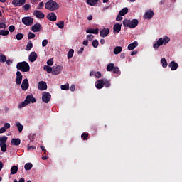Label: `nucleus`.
I'll return each instance as SVG.
<instances>
[{"mask_svg": "<svg viewBox=\"0 0 182 182\" xmlns=\"http://www.w3.org/2000/svg\"><path fill=\"white\" fill-rule=\"evenodd\" d=\"M11 143L12 146H19V144H21V139H19V138H17V139L13 138L11 139Z\"/></svg>", "mask_w": 182, "mask_h": 182, "instance_id": "24", "label": "nucleus"}, {"mask_svg": "<svg viewBox=\"0 0 182 182\" xmlns=\"http://www.w3.org/2000/svg\"><path fill=\"white\" fill-rule=\"evenodd\" d=\"M122 31V24L116 23L113 27L114 33H119Z\"/></svg>", "mask_w": 182, "mask_h": 182, "instance_id": "19", "label": "nucleus"}, {"mask_svg": "<svg viewBox=\"0 0 182 182\" xmlns=\"http://www.w3.org/2000/svg\"><path fill=\"white\" fill-rule=\"evenodd\" d=\"M103 80V85L105 87H110V80H107L106 79H102Z\"/></svg>", "mask_w": 182, "mask_h": 182, "instance_id": "38", "label": "nucleus"}, {"mask_svg": "<svg viewBox=\"0 0 182 182\" xmlns=\"http://www.w3.org/2000/svg\"><path fill=\"white\" fill-rule=\"evenodd\" d=\"M11 4L15 8L18 6H23V5L26 4V0H13Z\"/></svg>", "mask_w": 182, "mask_h": 182, "instance_id": "8", "label": "nucleus"}, {"mask_svg": "<svg viewBox=\"0 0 182 182\" xmlns=\"http://www.w3.org/2000/svg\"><path fill=\"white\" fill-rule=\"evenodd\" d=\"M22 90H28L29 89V80L28 78H26L23 80L21 84Z\"/></svg>", "mask_w": 182, "mask_h": 182, "instance_id": "12", "label": "nucleus"}, {"mask_svg": "<svg viewBox=\"0 0 182 182\" xmlns=\"http://www.w3.org/2000/svg\"><path fill=\"white\" fill-rule=\"evenodd\" d=\"M82 44L85 46H87L89 45V41L87 40H84L83 42H82Z\"/></svg>", "mask_w": 182, "mask_h": 182, "instance_id": "59", "label": "nucleus"}, {"mask_svg": "<svg viewBox=\"0 0 182 182\" xmlns=\"http://www.w3.org/2000/svg\"><path fill=\"white\" fill-rule=\"evenodd\" d=\"M139 46V43L137 41H134L133 43L128 45V50H134Z\"/></svg>", "mask_w": 182, "mask_h": 182, "instance_id": "22", "label": "nucleus"}, {"mask_svg": "<svg viewBox=\"0 0 182 182\" xmlns=\"http://www.w3.org/2000/svg\"><path fill=\"white\" fill-rule=\"evenodd\" d=\"M123 26L125 28H129L130 29H134L139 25V20L137 19H133V20H129V19H124L122 21Z\"/></svg>", "mask_w": 182, "mask_h": 182, "instance_id": "1", "label": "nucleus"}, {"mask_svg": "<svg viewBox=\"0 0 182 182\" xmlns=\"http://www.w3.org/2000/svg\"><path fill=\"white\" fill-rule=\"evenodd\" d=\"M168 42H170V38H168L167 36H165L163 38H160L157 41V42H156L153 45V48H154V49H159V48H160V46H161L163 45H167V43H168Z\"/></svg>", "mask_w": 182, "mask_h": 182, "instance_id": "3", "label": "nucleus"}, {"mask_svg": "<svg viewBox=\"0 0 182 182\" xmlns=\"http://www.w3.org/2000/svg\"><path fill=\"white\" fill-rule=\"evenodd\" d=\"M168 68H171V70H177L178 68V64L175 62V61H171L169 64H168Z\"/></svg>", "mask_w": 182, "mask_h": 182, "instance_id": "20", "label": "nucleus"}, {"mask_svg": "<svg viewBox=\"0 0 182 182\" xmlns=\"http://www.w3.org/2000/svg\"><path fill=\"white\" fill-rule=\"evenodd\" d=\"M4 127L6 129V130H8V129L11 128V124L5 123Z\"/></svg>", "mask_w": 182, "mask_h": 182, "instance_id": "55", "label": "nucleus"}, {"mask_svg": "<svg viewBox=\"0 0 182 182\" xmlns=\"http://www.w3.org/2000/svg\"><path fill=\"white\" fill-rule=\"evenodd\" d=\"M6 141H8V137L6 136H0V147L3 153L6 151Z\"/></svg>", "mask_w": 182, "mask_h": 182, "instance_id": "5", "label": "nucleus"}, {"mask_svg": "<svg viewBox=\"0 0 182 182\" xmlns=\"http://www.w3.org/2000/svg\"><path fill=\"white\" fill-rule=\"evenodd\" d=\"M19 133H21L23 130V125L21 124V122H17L16 124Z\"/></svg>", "mask_w": 182, "mask_h": 182, "instance_id": "36", "label": "nucleus"}, {"mask_svg": "<svg viewBox=\"0 0 182 182\" xmlns=\"http://www.w3.org/2000/svg\"><path fill=\"white\" fill-rule=\"evenodd\" d=\"M6 132V129L5 127L0 128V134L5 133Z\"/></svg>", "mask_w": 182, "mask_h": 182, "instance_id": "58", "label": "nucleus"}, {"mask_svg": "<svg viewBox=\"0 0 182 182\" xmlns=\"http://www.w3.org/2000/svg\"><path fill=\"white\" fill-rule=\"evenodd\" d=\"M31 8V5L30 4H25L22 9L24 10V11H29Z\"/></svg>", "mask_w": 182, "mask_h": 182, "instance_id": "49", "label": "nucleus"}, {"mask_svg": "<svg viewBox=\"0 0 182 182\" xmlns=\"http://www.w3.org/2000/svg\"><path fill=\"white\" fill-rule=\"evenodd\" d=\"M47 65H48V66H52L53 65V59H49L47 61Z\"/></svg>", "mask_w": 182, "mask_h": 182, "instance_id": "51", "label": "nucleus"}, {"mask_svg": "<svg viewBox=\"0 0 182 182\" xmlns=\"http://www.w3.org/2000/svg\"><path fill=\"white\" fill-rule=\"evenodd\" d=\"M28 102H26V100H25L23 102L20 103L18 105V107L20 109H22V107H26V106H28Z\"/></svg>", "mask_w": 182, "mask_h": 182, "instance_id": "40", "label": "nucleus"}, {"mask_svg": "<svg viewBox=\"0 0 182 182\" xmlns=\"http://www.w3.org/2000/svg\"><path fill=\"white\" fill-rule=\"evenodd\" d=\"M6 61V56L4 54H0V62L5 63Z\"/></svg>", "mask_w": 182, "mask_h": 182, "instance_id": "39", "label": "nucleus"}, {"mask_svg": "<svg viewBox=\"0 0 182 182\" xmlns=\"http://www.w3.org/2000/svg\"><path fill=\"white\" fill-rule=\"evenodd\" d=\"M32 167H33V165L32 164V163H27L24 166V168L26 171L31 170L32 168Z\"/></svg>", "mask_w": 182, "mask_h": 182, "instance_id": "34", "label": "nucleus"}, {"mask_svg": "<svg viewBox=\"0 0 182 182\" xmlns=\"http://www.w3.org/2000/svg\"><path fill=\"white\" fill-rule=\"evenodd\" d=\"M97 2H99V0H87V4L90 6H95Z\"/></svg>", "mask_w": 182, "mask_h": 182, "instance_id": "28", "label": "nucleus"}, {"mask_svg": "<svg viewBox=\"0 0 182 182\" xmlns=\"http://www.w3.org/2000/svg\"><path fill=\"white\" fill-rule=\"evenodd\" d=\"M0 35H1L2 36H7V35H9V31L8 30H0Z\"/></svg>", "mask_w": 182, "mask_h": 182, "instance_id": "42", "label": "nucleus"}, {"mask_svg": "<svg viewBox=\"0 0 182 182\" xmlns=\"http://www.w3.org/2000/svg\"><path fill=\"white\" fill-rule=\"evenodd\" d=\"M45 8L48 11H58V9L60 8V6L59 4H58V2L53 0H49L46 3Z\"/></svg>", "mask_w": 182, "mask_h": 182, "instance_id": "2", "label": "nucleus"}, {"mask_svg": "<svg viewBox=\"0 0 182 182\" xmlns=\"http://www.w3.org/2000/svg\"><path fill=\"white\" fill-rule=\"evenodd\" d=\"M123 20V17H122L120 15H117L116 17V21L117 22H119V21H122Z\"/></svg>", "mask_w": 182, "mask_h": 182, "instance_id": "57", "label": "nucleus"}, {"mask_svg": "<svg viewBox=\"0 0 182 182\" xmlns=\"http://www.w3.org/2000/svg\"><path fill=\"white\" fill-rule=\"evenodd\" d=\"M22 23L26 26H31L33 23V18L31 16L23 17L22 18Z\"/></svg>", "mask_w": 182, "mask_h": 182, "instance_id": "6", "label": "nucleus"}, {"mask_svg": "<svg viewBox=\"0 0 182 182\" xmlns=\"http://www.w3.org/2000/svg\"><path fill=\"white\" fill-rule=\"evenodd\" d=\"M16 69L21 70V72H29V70H31V66H29V63L26 61H23L18 63Z\"/></svg>", "mask_w": 182, "mask_h": 182, "instance_id": "4", "label": "nucleus"}, {"mask_svg": "<svg viewBox=\"0 0 182 182\" xmlns=\"http://www.w3.org/2000/svg\"><path fill=\"white\" fill-rule=\"evenodd\" d=\"M73 53H75V50L73 49H70L67 54L68 59H72V58H73Z\"/></svg>", "mask_w": 182, "mask_h": 182, "instance_id": "32", "label": "nucleus"}, {"mask_svg": "<svg viewBox=\"0 0 182 182\" xmlns=\"http://www.w3.org/2000/svg\"><path fill=\"white\" fill-rule=\"evenodd\" d=\"M104 84H103V79L98 80L95 82V87L97 89H103Z\"/></svg>", "mask_w": 182, "mask_h": 182, "instance_id": "23", "label": "nucleus"}, {"mask_svg": "<svg viewBox=\"0 0 182 182\" xmlns=\"http://www.w3.org/2000/svg\"><path fill=\"white\" fill-rule=\"evenodd\" d=\"M23 76L20 71L16 72V85H21L22 83V79Z\"/></svg>", "mask_w": 182, "mask_h": 182, "instance_id": "11", "label": "nucleus"}, {"mask_svg": "<svg viewBox=\"0 0 182 182\" xmlns=\"http://www.w3.org/2000/svg\"><path fill=\"white\" fill-rule=\"evenodd\" d=\"M9 32H14V31H15V26H10L9 27Z\"/></svg>", "mask_w": 182, "mask_h": 182, "instance_id": "56", "label": "nucleus"}, {"mask_svg": "<svg viewBox=\"0 0 182 182\" xmlns=\"http://www.w3.org/2000/svg\"><path fill=\"white\" fill-rule=\"evenodd\" d=\"M56 26H57L60 29H63V28H65V21H60L58 23H56Z\"/></svg>", "mask_w": 182, "mask_h": 182, "instance_id": "33", "label": "nucleus"}, {"mask_svg": "<svg viewBox=\"0 0 182 182\" xmlns=\"http://www.w3.org/2000/svg\"><path fill=\"white\" fill-rule=\"evenodd\" d=\"M25 100L27 102V104L30 103H36V99L33 97L32 95H28L25 99Z\"/></svg>", "mask_w": 182, "mask_h": 182, "instance_id": "13", "label": "nucleus"}, {"mask_svg": "<svg viewBox=\"0 0 182 182\" xmlns=\"http://www.w3.org/2000/svg\"><path fill=\"white\" fill-rule=\"evenodd\" d=\"M18 182H25V178H20Z\"/></svg>", "mask_w": 182, "mask_h": 182, "instance_id": "64", "label": "nucleus"}, {"mask_svg": "<svg viewBox=\"0 0 182 182\" xmlns=\"http://www.w3.org/2000/svg\"><path fill=\"white\" fill-rule=\"evenodd\" d=\"M48 40L47 39H44L43 41H42V46L43 48H45V46H48Z\"/></svg>", "mask_w": 182, "mask_h": 182, "instance_id": "50", "label": "nucleus"}, {"mask_svg": "<svg viewBox=\"0 0 182 182\" xmlns=\"http://www.w3.org/2000/svg\"><path fill=\"white\" fill-rule=\"evenodd\" d=\"M42 29V26L39 23H36L31 27V31L34 33L39 32Z\"/></svg>", "mask_w": 182, "mask_h": 182, "instance_id": "15", "label": "nucleus"}, {"mask_svg": "<svg viewBox=\"0 0 182 182\" xmlns=\"http://www.w3.org/2000/svg\"><path fill=\"white\" fill-rule=\"evenodd\" d=\"M33 15L38 19H43L45 18V14L39 10L34 11Z\"/></svg>", "mask_w": 182, "mask_h": 182, "instance_id": "9", "label": "nucleus"}, {"mask_svg": "<svg viewBox=\"0 0 182 182\" xmlns=\"http://www.w3.org/2000/svg\"><path fill=\"white\" fill-rule=\"evenodd\" d=\"M18 173V166H13L11 168V174H16Z\"/></svg>", "mask_w": 182, "mask_h": 182, "instance_id": "31", "label": "nucleus"}, {"mask_svg": "<svg viewBox=\"0 0 182 182\" xmlns=\"http://www.w3.org/2000/svg\"><path fill=\"white\" fill-rule=\"evenodd\" d=\"M61 90H69V83L60 86Z\"/></svg>", "mask_w": 182, "mask_h": 182, "instance_id": "43", "label": "nucleus"}, {"mask_svg": "<svg viewBox=\"0 0 182 182\" xmlns=\"http://www.w3.org/2000/svg\"><path fill=\"white\" fill-rule=\"evenodd\" d=\"M114 68V63H109L107 66V72H112V70H113Z\"/></svg>", "mask_w": 182, "mask_h": 182, "instance_id": "35", "label": "nucleus"}, {"mask_svg": "<svg viewBox=\"0 0 182 182\" xmlns=\"http://www.w3.org/2000/svg\"><path fill=\"white\" fill-rule=\"evenodd\" d=\"M43 6H45V4L43 1H41L37 6V9H43Z\"/></svg>", "mask_w": 182, "mask_h": 182, "instance_id": "46", "label": "nucleus"}, {"mask_svg": "<svg viewBox=\"0 0 182 182\" xmlns=\"http://www.w3.org/2000/svg\"><path fill=\"white\" fill-rule=\"evenodd\" d=\"M16 39H17V41H22V39H23V33L16 34Z\"/></svg>", "mask_w": 182, "mask_h": 182, "instance_id": "44", "label": "nucleus"}, {"mask_svg": "<svg viewBox=\"0 0 182 182\" xmlns=\"http://www.w3.org/2000/svg\"><path fill=\"white\" fill-rule=\"evenodd\" d=\"M109 32L110 31L109 30V28H103L100 31V36L101 38H106V36L109 35Z\"/></svg>", "mask_w": 182, "mask_h": 182, "instance_id": "18", "label": "nucleus"}, {"mask_svg": "<svg viewBox=\"0 0 182 182\" xmlns=\"http://www.w3.org/2000/svg\"><path fill=\"white\" fill-rule=\"evenodd\" d=\"M30 62H35L38 59V54L36 52H31L28 57Z\"/></svg>", "mask_w": 182, "mask_h": 182, "instance_id": "21", "label": "nucleus"}, {"mask_svg": "<svg viewBox=\"0 0 182 182\" xmlns=\"http://www.w3.org/2000/svg\"><path fill=\"white\" fill-rule=\"evenodd\" d=\"M123 48L122 46H117L114 48V55H119L122 50Z\"/></svg>", "mask_w": 182, "mask_h": 182, "instance_id": "26", "label": "nucleus"}, {"mask_svg": "<svg viewBox=\"0 0 182 182\" xmlns=\"http://www.w3.org/2000/svg\"><path fill=\"white\" fill-rule=\"evenodd\" d=\"M95 77H97V79H100V77H102V73L100 72L97 71L95 74Z\"/></svg>", "mask_w": 182, "mask_h": 182, "instance_id": "52", "label": "nucleus"}, {"mask_svg": "<svg viewBox=\"0 0 182 182\" xmlns=\"http://www.w3.org/2000/svg\"><path fill=\"white\" fill-rule=\"evenodd\" d=\"M113 73H116L117 75H119L120 73V69L118 67H114Z\"/></svg>", "mask_w": 182, "mask_h": 182, "instance_id": "45", "label": "nucleus"}, {"mask_svg": "<svg viewBox=\"0 0 182 182\" xmlns=\"http://www.w3.org/2000/svg\"><path fill=\"white\" fill-rule=\"evenodd\" d=\"M161 63L162 65V68H167V66L168 65V63H167V60H166V58H161Z\"/></svg>", "mask_w": 182, "mask_h": 182, "instance_id": "30", "label": "nucleus"}, {"mask_svg": "<svg viewBox=\"0 0 182 182\" xmlns=\"http://www.w3.org/2000/svg\"><path fill=\"white\" fill-rule=\"evenodd\" d=\"M128 12H129V9L126 7L120 10L119 15L120 16H124V15H126V14H127Z\"/></svg>", "mask_w": 182, "mask_h": 182, "instance_id": "27", "label": "nucleus"}, {"mask_svg": "<svg viewBox=\"0 0 182 182\" xmlns=\"http://www.w3.org/2000/svg\"><path fill=\"white\" fill-rule=\"evenodd\" d=\"M154 16V12L153 11H148L144 14V19H148L149 21H150V19H151V18H153Z\"/></svg>", "mask_w": 182, "mask_h": 182, "instance_id": "17", "label": "nucleus"}, {"mask_svg": "<svg viewBox=\"0 0 182 182\" xmlns=\"http://www.w3.org/2000/svg\"><path fill=\"white\" fill-rule=\"evenodd\" d=\"M47 19H48V21H51L52 22H55V21L58 19V16H56V14H55V12H51L47 15Z\"/></svg>", "mask_w": 182, "mask_h": 182, "instance_id": "14", "label": "nucleus"}, {"mask_svg": "<svg viewBox=\"0 0 182 182\" xmlns=\"http://www.w3.org/2000/svg\"><path fill=\"white\" fill-rule=\"evenodd\" d=\"M33 48V44L32 43L31 41H29L27 43V46L26 47V50H31Z\"/></svg>", "mask_w": 182, "mask_h": 182, "instance_id": "29", "label": "nucleus"}, {"mask_svg": "<svg viewBox=\"0 0 182 182\" xmlns=\"http://www.w3.org/2000/svg\"><path fill=\"white\" fill-rule=\"evenodd\" d=\"M62 72V66L60 65H54L52 70L53 75H59Z\"/></svg>", "mask_w": 182, "mask_h": 182, "instance_id": "10", "label": "nucleus"}, {"mask_svg": "<svg viewBox=\"0 0 182 182\" xmlns=\"http://www.w3.org/2000/svg\"><path fill=\"white\" fill-rule=\"evenodd\" d=\"M38 90H46V89H48V85L46 84V82H45L44 81H40L38 82Z\"/></svg>", "mask_w": 182, "mask_h": 182, "instance_id": "16", "label": "nucleus"}, {"mask_svg": "<svg viewBox=\"0 0 182 182\" xmlns=\"http://www.w3.org/2000/svg\"><path fill=\"white\" fill-rule=\"evenodd\" d=\"M31 149H36V147H35L33 146H28L27 148V150H31Z\"/></svg>", "mask_w": 182, "mask_h": 182, "instance_id": "63", "label": "nucleus"}, {"mask_svg": "<svg viewBox=\"0 0 182 182\" xmlns=\"http://www.w3.org/2000/svg\"><path fill=\"white\" fill-rule=\"evenodd\" d=\"M92 46L93 48H97V46H99V41L97 40H94L92 41Z\"/></svg>", "mask_w": 182, "mask_h": 182, "instance_id": "47", "label": "nucleus"}, {"mask_svg": "<svg viewBox=\"0 0 182 182\" xmlns=\"http://www.w3.org/2000/svg\"><path fill=\"white\" fill-rule=\"evenodd\" d=\"M81 138L82 139V140H87V139H89V134L86 132L82 133L81 135Z\"/></svg>", "mask_w": 182, "mask_h": 182, "instance_id": "41", "label": "nucleus"}, {"mask_svg": "<svg viewBox=\"0 0 182 182\" xmlns=\"http://www.w3.org/2000/svg\"><path fill=\"white\" fill-rule=\"evenodd\" d=\"M86 33H93L94 35H97L99 33V28L88 29L86 31Z\"/></svg>", "mask_w": 182, "mask_h": 182, "instance_id": "25", "label": "nucleus"}, {"mask_svg": "<svg viewBox=\"0 0 182 182\" xmlns=\"http://www.w3.org/2000/svg\"><path fill=\"white\" fill-rule=\"evenodd\" d=\"M0 29H6V24L4 23H0Z\"/></svg>", "mask_w": 182, "mask_h": 182, "instance_id": "54", "label": "nucleus"}, {"mask_svg": "<svg viewBox=\"0 0 182 182\" xmlns=\"http://www.w3.org/2000/svg\"><path fill=\"white\" fill-rule=\"evenodd\" d=\"M134 55H137V50L132 51L131 56H134Z\"/></svg>", "mask_w": 182, "mask_h": 182, "instance_id": "62", "label": "nucleus"}, {"mask_svg": "<svg viewBox=\"0 0 182 182\" xmlns=\"http://www.w3.org/2000/svg\"><path fill=\"white\" fill-rule=\"evenodd\" d=\"M6 65H11L12 63V60L11 59L6 60Z\"/></svg>", "mask_w": 182, "mask_h": 182, "instance_id": "60", "label": "nucleus"}, {"mask_svg": "<svg viewBox=\"0 0 182 182\" xmlns=\"http://www.w3.org/2000/svg\"><path fill=\"white\" fill-rule=\"evenodd\" d=\"M71 92H75V85H72L70 87Z\"/></svg>", "mask_w": 182, "mask_h": 182, "instance_id": "61", "label": "nucleus"}, {"mask_svg": "<svg viewBox=\"0 0 182 182\" xmlns=\"http://www.w3.org/2000/svg\"><path fill=\"white\" fill-rule=\"evenodd\" d=\"M52 97V95H50V93L49 92H43L42 95V100L43 103H49L50 102V98Z\"/></svg>", "mask_w": 182, "mask_h": 182, "instance_id": "7", "label": "nucleus"}, {"mask_svg": "<svg viewBox=\"0 0 182 182\" xmlns=\"http://www.w3.org/2000/svg\"><path fill=\"white\" fill-rule=\"evenodd\" d=\"M94 38H95V36L92 34H89L87 36V39H89V41H93Z\"/></svg>", "mask_w": 182, "mask_h": 182, "instance_id": "53", "label": "nucleus"}, {"mask_svg": "<svg viewBox=\"0 0 182 182\" xmlns=\"http://www.w3.org/2000/svg\"><path fill=\"white\" fill-rule=\"evenodd\" d=\"M43 69L46 72H47V73H52V67H50L49 65H45Z\"/></svg>", "mask_w": 182, "mask_h": 182, "instance_id": "37", "label": "nucleus"}, {"mask_svg": "<svg viewBox=\"0 0 182 182\" xmlns=\"http://www.w3.org/2000/svg\"><path fill=\"white\" fill-rule=\"evenodd\" d=\"M35 38V33L29 32L28 34V39H33Z\"/></svg>", "mask_w": 182, "mask_h": 182, "instance_id": "48", "label": "nucleus"}]
</instances>
